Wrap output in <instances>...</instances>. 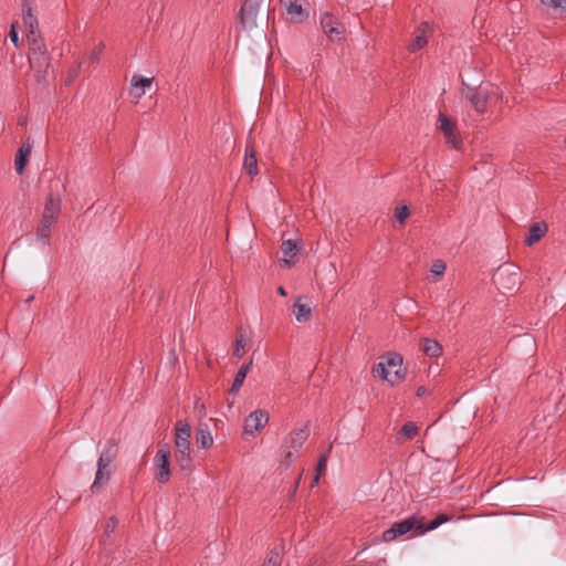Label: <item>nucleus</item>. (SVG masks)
Wrapping results in <instances>:
<instances>
[{
    "label": "nucleus",
    "mask_w": 566,
    "mask_h": 566,
    "mask_svg": "<svg viewBox=\"0 0 566 566\" xmlns=\"http://www.w3.org/2000/svg\"><path fill=\"white\" fill-rule=\"evenodd\" d=\"M374 377L387 380L391 386L400 384L406 377V368L402 366V356L389 352L380 357L378 364L371 370Z\"/></svg>",
    "instance_id": "f257e3e1"
},
{
    "label": "nucleus",
    "mask_w": 566,
    "mask_h": 566,
    "mask_svg": "<svg viewBox=\"0 0 566 566\" xmlns=\"http://www.w3.org/2000/svg\"><path fill=\"white\" fill-rule=\"evenodd\" d=\"M191 427L187 420H178L175 426V460L181 470H191L190 451Z\"/></svg>",
    "instance_id": "f03ea898"
},
{
    "label": "nucleus",
    "mask_w": 566,
    "mask_h": 566,
    "mask_svg": "<svg viewBox=\"0 0 566 566\" xmlns=\"http://www.w3.org/2000/svg\"><path fill=\"white\" fill-rule=\"evenodd\" d=\"M29 43V63L34 70L35 80L42 82L51 64V59L46 50V45L42 36L28 40Z\"/></svg>",
    "instance_id": "7ed1b4c3"
},
{
    "label": "nucleus",
    "mask_w": 566,
    "mask_h": 566,
    "mask_svg": "<svg viewBox=\"0 0 566 566\" xmlns=\"http://www.w3.org/2000/svg\"><path fill=\"white\" fill-rule=\"evenodd\" d=\"M117 455V444L115 442H108L103 449L98 461L97 471L95 474L94 482L91 485L93 493H97L103 485H105L111 479V464Z\"/></svg>",
    "instance_id": "20e7f679"
},
{
    "label": "nucleus",
    "mask_w": 566,
    "mask_h": 566,
    "mask_svg": "<svg viewBox=\"0 0 566 566\" xmlns=\"http://www.w3.org/2000/svg\"><path fill=\"white\" fill-rule=\"evenodd\" d=\"M499 87L492 84L480 85L479 87H471L464 85L462 95L468 99L472 107L480 114L486 112L488 101L492 95L497 94Z\"/></svg>",
    "instance_id": "39448f33"
},
{
    "label": "nucleus",
    "mask_w": 566,
    "mask_h": 566,
    "mask_svg": "<svg viewBox=\"0 0 566 566\" xmlns=\"http://www.w3.org/2000/svg\"><path fill=\"white\" fill-rule=\"evenodd\" d=\"M419 527H421V518L416 515L409 516L400 522L392 524V526L386 530L381 538L384 542L389 543L399 536H402L411 531H416L419 534Z\"/></svg>",
    "instance_id": "423d86ee"
},
{
    "label": "nucleus",
    "mask_w": 566,
    "mask_h": 566,
    "mask_svg": "<svg viewBox=\"0 0 566 566\" xmlns=\"http://www.w3.org/2000/svg\"><path fill=\"white\" fill-rule=\"evenodd\" d=\"M321 28L332 42H342L345 40V25L332 13L324 12L319 20Z\"/></svg>",
    "instance_id": "0eeeda50"
},
{
    "label": "nucleus",
    "mask_w": 566,
    "mask_h": 566,
    "mask_svg": "<svg viewBox=\"0 0 566 566\" xmlns=\"http://www.w3.org/2000/svg\"><path fill=\"white\" fill-rule=\"evenodd\" d=\"M493 281L499 289L512 291L520 284V274L516 269L511 266H500Z\"/></svg>",
    "instance_id": "6e6552de"
},
{
    "label": "nucleus",
    "mask_w": 566,
    "mask_h": 566,
    "mask_svg": "<svg viewBox=\"0 0 566 566\" xmlns=\"http://www.w3.org/2000/svg\"><path fill=\"white\" fill-rule=\"evenodd\" d=\"M264 0H247L241 7V23L244 29L256 25V17Z\"/></svg>",
    "instance_id": "1a4fd4ad"
},
{
    "label": "nucleus",
    "mask_w": 566,
    "mask_h": 566,
    "mask_svg": "<svg viewBox=\"0 0 566 566\" xmlns=\"http://www.w3.org/2000/svg\"><path fill=\"white\" fill-rule=\"evenodd\" d=\"M170 452L166 449H159L155 455L156 474L155 478L159 483H167L170 478L169 467Z\"/></svg>",
    "instance_id": "9d476101"
},
{
    "label": "nucleus",
    "mask_w": 566,
    "mask_h": 566,
    "mask_svg": "<svg viewBox=\"0 0 566 566\" xmlns=\"http://www.w3.org/2000/svg\"><path fill=\"white\" fill-rule=\"evenodd\" d=\"M269 421V415L265 410L258 409L251 412L244 422V432L254 436L259 432Z\"/></svg>",
    "instance_id": "9b49d317"
},
{
    "label": "nucleus",
    "mask_w": 566,
    "mask_h": 566,
    "mask_svg": "<svg viewBox=\"0 0 566 566\" xmlns=\"http://www.w3.org/2000/svg\"><path fill=\"white\" fill-rule=\"evenodd\" d=\"M310 437L308 426L295 429L284 439L283 448L297 451Z\"/></svg>",
    "instance_id": "f8f14e48"
},
{
    "label": "nucleus",
    "mask_w": 566,
    "mask_h": 566,
    "mask_svg": "<svg viewBox=\"0 0 566 566\" xmlns=\"http://www.w3.org/2000/svg\"><path fill=\"white\" fill-rule=\"evenodd\" d=\"M285 8L289 20L294 23H301L307 19L308 13L304 11L298 0H281Z\"/></svg>",
    "instance_id": "ddd939ff"
},
{
    "label": "nucleus",
    "mask_w": 566,
    "mask_h": 566,
    "mask_svg": "<svg viewBox=\"0 0 566 566\" xmlns=\"http://www.w3.org/2000/svg\"><path fill=\"white\" fill-rule=\"evenodd\" d=\"M56 220V217L42 214V219L36 231V240L43 247H48L50 244L51 229L55 224Z\"/></svg>",
    "instance_id": "4468645a"
},
{
    "label": "nucleus",
    "mask_w": 566,
    "mask_h": 566,
    "mask_svg": "<svg viewBox=\"0 0 566 566\" xmlns=\"http://www.w3.org/2000/svg\"><path fill=\"white\" fill-rule=\"evenodd\" d=\"M153 81V77H145L139 74H134L130 80V94L136 98H140L146 93V88L151 86Z\"/></svg>",
    "instance_id": "2eb2a0df"
},
{
    "label": "nucleus",
    "mask_w": 566,
    "mask_h": 566,
    "mask_svg": "<svg viewBox=\"0 0 566 566\" xmlns=\"http://www.w3.org/2000/svg\"><path fill=\"white\" fill-rule=\"evenodd\" d=\"M33 145L31 140L28 138L19 148L17 156H15V170L18 174H22L24 170V167L28 163V158L30 157L32 153Z\"/></svg>",
    "instance_id": "dca6fc26"
},
{
    "label": "nucleus",
    "mask_w": 566,
    "mask_h": 566,
    "mask_svg": "<svg viewBox=\"0 0 566 566\" xmlns=\"http://www.w3.org/2000/svg\"><path fill=\"white\" fill-rule=\"evenodd\" d=\"M547 230H548V226L544 221L533 223L528 230L526 238H525L526 245H528V247L534 245L546 234Z\"/></svg>",
    "instance_id": "f3484780"
},
{
    "label": "nucleus",
    "mask_w": 566,
    "mask_h": 566,
    "mask_svg": "<svg viewBox=\"0 0 566 566\" xmlns=\"http://www.w3.org/2000/svg\"><path fill=\"white\" fill-rule=\"evenodd\" d=\"M429 29H430V27L427 22H422L418 27L416 38L408 46V50L411 53H415L418 50H420L427 45V43H428L427 32L429 31Z\"/></svg>",
    "instance_id": "a211bd4d"
},
{
    "label": "nucleus",
    "mask_w": 566,
    "mask_h": 566,
    "mask_svg": "<svg viewBox=\"0 0 566 566\" xmlns=\"http://www.w3.org/2000/svg\"><path fill=\"white\" fill-rule=\"evenodd\" d=\"M23 23H24V27H25V29L28 31V33H27V39L28 40H31L32 35H33V38H40L41 36V34L39 32V29H38V19L32 13V9L31 8H28L27 10L23 11Z\"/></svg>",
    "instance_id": "6ab92c4d"
},
{
    "label": "nucleus",
    "mask_w": 566,
    "mask_h": 566,
    "mask_svg": "<svg viewBox=\"0 0 566 566\" xmlns=\"http://www.w3.org/2000/svg\"><path fill=\"white\" fill-rule=\"evenodd\" d=\"M196 442L202 449L210 448L213 444V438L207 423L199 422L196 432Z\"/></svg>",
    "instance_id": "aec40b11"
},
{
    "label": "nucleus",
    "mask_w": 566,
    "mask_h": 566,
    "mask_svg": "<svg viewBox=\"0 0 566 566\" xmlns=\"http://www.w3.org/2000/svg\"><path fill=\"white\" fill-rule=\"evenodd\" d=\"M281 251L284 255L282 262L285 265L290 266L291 264H293L295 262V259H296V255L298 252V247L295 241L285 240L282 242Z\"/></svg>",
    "instance_id": "412c9836"
},
{
    "label": "nucleus",
    "mask_w": 566,
    "mask_h": 566,
    "mask_svg": "<svg viewBox=\"0 0 566 566\" xmlns=\"http://www.w3.org/2000/svg\"><path fill=\"white\" fill-rule=\"evenodd\" d=\"M293 314L298 323L307 322L312 316V310L307 303H304L302 297H298L293 305Z\"/></svg>",
    "instance_id": "4be33fe9"
},
{
    "label": "nucleus",
    "mask_w": 566,
    "mask_h": 566,
    "mask_svg": "<svg viewBox=\"0 0 566 566\" xmlns=\"http://www.w3.org/2000/svg\"><path fill=\"white\" fill-rule=\"evenodd\" d=\"M440 129L443 132L448 140L453 147H458V139L454 136V124L443 114L439 116Z\"/></svg>",
    "instance_id": "5701e85b"
},
{
    "label": "nucleus",
    "mask_w": 566,
    "mask_h": 566,
    "mask_svg": "<svg viewBox=\"0 0 566 566\" xmlns=\"http://www.w3.org/2000/svg\"><path fill=\"white\" fill-rule=\"evenodd\" d=\"M251 367H252V360H250L247 364H243L239 368V370L237 371L235 377L233 379L232 386L230 388V392L232 395H235L240 390V388L243 385V381H244L248 373L250 371Z\"/></svg>",
    "instance_id": "b1692460"
},
{
    "label": "nucleus",
    "mask_w": 566,
    "mask_h": 566,
    "mask_svg": "<svg viewBox=\"0 0 566 566\" xmlns=\"http://www.w3.org/2000/svg\"><path fill=\"white\" fill-rule=\"evenodd\" d=\"M243 167L250 176L258 174V160L254 150L250 145L245 146Z\"/></svg>",
    "instance_id": "393cba45"
},
{
    "label": "nucleus",
    "mask_w": 566,
    "mask_h": 566,
    "mask_svg": "<svg viewBox=\"0 0 566 566\" xmlns=\"http://www.w3.org/2000/svg\"><path fill=\"white\" fill-rule=\"evenodd\" d=\"M60 210H61V199L59 197H54L53 195H50L46 198L43 214L53 216V217L59 218Z\"/></svg>",
    "instance_id": "a878e982"
},
{
    "label": "nucleus",
    "mask_w": 566,
    "mask_h": 566,
    "mask_svg": "<svg viewBox=\"0 0 566 566\" xmlns=\"http://www.w3.org/2000/svg\"><path fill=\"white\" fill-rule=\"evenodd\" d=\"M422 352L429 357H438L442 347L436 339L424 338L422 340Z\"/></svg>",
    "instance_id": "bb28decb"
},
{
    "label": "nucleus",
    "mask_w": 566,
    "mask_h": 566,
    "mask_svg": "<svg viewBox=\"0 0 566 566\" xmlns=\"http://www.w3.org/2000/svg\"><path fill=\"white\" fill-rule=\"evenodd\" d=\"M283 560L282 549L279 547H274L266 555L263 564L261 566H281Z\"/></svg>",
    "instance_id": "cd10ccee"
},
{
    "label": "nucleus",
    "mask_w": 566,
    "mask_h": 566,
    "mask_svg": "<svg viewBox=\"0 0 566 566\" xmlns=\"http://www.w3.org/2000/svg\"><path fill=\"white\" fill-rule=\"evenodd\" d=\"M448 520H449V517L447 515L440 514L434 520L430 521V523L427 525H424L421 522V527H419V534H423L426 532L433 531V530L438 528L440 525H442L443 523H446Z\"/></svg>",
    "instance_id": "c85d7f7f"
},
{
    "label": "nucleus",
    "mask_w": 566,
    "mask_h": 566,
    "mask_svg": "<svg viewBox=\"0 0 566 566\" xmlns=\"http://www.w3.org/2000/svg\"><path fill=\"white\" fill-rule=\"evenodd\" d=\"M547 9H552L554 13H566V0H539Z\"/></svg>",
    "instance_id": "c756f323"
},
{
    "label": "nucleus",
    "mask_w": 566,
    "mask_h": 566,
    "mask_svg": "<svg viewBox=\"0 0 566 566\" xmlns=\"http://www.w3.org/2000/svg\"><path fill=\"white\" fill-rule=\"evenodd\" d=\"M245 346H247V338L242 333H240L235 338V347L233 350V355L238 358H241L245 352Z\"/></svg>",
    "instance_id": "7c9ffc66"
},
{
    "label": "nucleus",
    "mask_w": 566,
    "mask_h": 566,
    "mask_svg": "<svg viewBox=\"0 0 566 566\" xmlns=\"http://www.w3.org/2000/svg\"><path fill=\"white\" fill-rule=\"evenodd\" d=\"M401 433L407 439H412L418 434V427L415 422H406L401 428Z\"/></svg>",
    "instance_id": "2f4dec72"
},
{
    "label": "nucleus",
    "mask_w": 566,
    "mask_h": 566,
    "mask_svg": "<svg viewBox=\"0 0 566 566\" xmlns=\"http://www.w3.org/2000/svg\"><path fill=\"white\" fill-rule=\"evenodd\" d=\"M327 453H324L319 457L317 464H316V476L314 479V482L316 483L319 479V474L326 470L327 465Z\"/></svg>",
    "instance_id": "473e14b6"
},
{
    "label": "nucleus",
    "mask_w": 566,
    "mask_h": 566,
    "mask_svg": "<svg viewBox=\"0 0 566 566\" xmlns=\"http://www.w3.org/2000/svg\"><path fill=\"white\" fill-rule=\"evenodd\" d=\"M447 269L446 263L442 260H436L431 265V273L437 276H442L444 274V271Z\"/></svg>",
    "instance_id": "72a5a7b5"
},
{
    "label": "nucleus",
    "mask_w": 566,
    "mask_h": 566,
    "mask_svg": "<svg viewBox=\"0 0 566 566\" xmlns=\"http://www.w3.org/2000/svg\"><path fill=\"white\" fill-rule=\"evenodd\" d=\"M409 214L410 210L407 206L396 208L395 217L400 223H403L406 219L409 217Z\"/></svg>",
    "instance_id": "f704fd0d"
},
{
    "label": "nucleus",
    "mask_w": 566,
    "mask_h": 566,
    "mask_svg": "<svg viewBox=\"0 0 566 566\" xmlns=\"http://www.w3.org/2000/svg\"><path fill=\"white\" fill-rule=\"evenodd\" d=\"M518 343L528 345L531 350H533L535 347L534 339L528 335H523L522 337L515 338L514 340L511 342V345L514 346L515 344H518Z\"/></svg>",
    "instance_id": "c9c22d12"
},
{
    "label": "nucleus",
    "mask_w": 566,
    "mask_h": 566,
    "mask_svg": "<svg viewBox=\"0 0 566 566\" xmlns=\"http://www.w3.org/2000/svg\"><path fill=\"white\" fill-rule=\"evenodd\" d=\"M9 38L14 46L19 48V33L14 23L11 24Z\"/></svg>",
    "instance_id": "e433bc0d"
},
{
    "label": "nucleus",
    "mask_w": 566,
    "mask_h": 566,
    "mask_svg": "<svg viewBox=\"0 0 566 566\" xmlns=\"http://www.w3.org/2000/svg\"><path fill=\"white\" fill-rule=\"evenodd\" d=\"M195 411L198 413L200 418L206 416L205 405L199 399H197L195 402Z\"/></svg>",
    "instance_id": "4c0bfd02"
},
{
    "label": "nucleus",
    "mask_w": 566,
    "mask_h": 566,
    "mask_svg": "<svg viewBox=\"0 0 566 566\" xmlns=\"http://www.w3.org/2000/svg\"><path fill=\"white\" fill-rule=\"evenodd\" d=\"M116 526H117V520L115 517H111L106 523V528H105L106 533L109 534V533L114 532Z\"/></svg>",
    "instance_id": "58836bf2"
},
{
    "label": "nucleus",
    "mask_w": 566,
    "mask_h": 566,
    "mask_svg": "<svg viewBox=\"0 0 566 566\" xmlns=\"http://www.w3.org/2000/svg\"><path fill=\"white\" fill-rule=\"evenodd\" d=\"M292 449H289L286 452H285V455H284V464L286 467H289L292 461H293V452L291 451Z\"/></svg>",
    "instance_id": "ea45409f"
},
{
    "label": "nucleus",
    "mask_w": 566,
    "mask_h": 566,
    "mask_svg": "<svg viewBox=\"0 0 566 566\" xmlns=\"http://www.w3.org/2000/svg\"><path fill=\"white\" fill-rule=\"evenodd\" d=\"M426 392H427L426 387L420 386V387H418L416 395H417L418 397H422V396H424V395H426Z\"/></svg>",
    "instance_id": "a19ab883"
},
{
    "label": "nucleus",
    "mask_w": 566,
    "mask_h": 566,
    "mask_svg": "<svg viewBox=\"0 0 566 566\" xmlns=\"http://www.w3.org/2000/svg\"><path fill=\"white\" fill-rule=\"evenodd\" d=\"M277 292H279V294H280V295H282V296H285V295H286V291H285V289H284L283 286H280V287L277 289Z\"/></svg>",
    "instance_id": "79ce46f5"
},
{
    "label": "nucleus",
    "mask_w": 566,
    "mask_h": 566,
    "mask_svg": "<svg viewBox=\"0 0 566 566\" xmlns=\"http://www.w3.org/2000/svg\"><path fill=\"white\" fill-rule=\"evenodd\" d=\"M98 53H99V52H95V51H94V52L92 53V57L97 59V57H98Z\"/></svg>",
    "instance_id": "37998d69"
},
{
    "label": "nucleus",
    "mask_w": 566,
    "mask_h": 566,
    "mask_svg": "<svg viewBox=\"0 0 566 566\" xmlns=\"http://www.w3.org/2000/svg\"><path fill=\"white\" fill-rule=\"evenodd\" d=\"M31 300H33V296L28 297L27 302H30Z\"/></svg>",
    "instance_id": "c03bdc74"
},
{
    "label": "nucleus",
    "mask_w": 566,
    "mask_h": 566,
    "mask_svg": "<svg viewBox=\"0 0 566 566\" xmlns=\"http://www.w3.org/2000/svg\"><path fill=\"white\" fill-rule=\"evenodd\" d=\"M565 144H566V138H565Z\"/></svg>",
    "instance_id": "a18cd8bd"
}]
</instances>
